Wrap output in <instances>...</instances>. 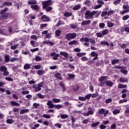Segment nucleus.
Wrapping results in <instances>:
<instances>
[{"mask_svg":"<svg viewBox=\"0 0 129 129\" xmlns=\"http://www.w3.org/2000/svg\"><path fill=\"white\" fill-rule=\"evenodd\" d=\"M29 109H24L21 110L20 112V114H24V113H26V112H29Z\"/></svg>","mask_w":129,"mask_h":129,"instance_id":"25","label":"nucleus"},{"mask_svg":"<svg viewBox=\"0 0 129 129\" xmlns=\"http://www.w3.org/2000/svg\"><path fill=\"white\" fill-rule=\"evenodd\" d=\"M10 103L12 105V106H20V105H21V104H20V103H17L16 101H11L10 102Z\"/></svg>","mask_w":129,"mask_h":129,"instance_id":"16","label":"nucleus"},{"mask_svg":"<svg viewBox=\"0 0 129 129\" xmlns=\"http://www.w3.org/2000/svg\"><path fill=\"white\" fill-rule=\"evenodd\" d=\"M84 5H86V6H89L91 4V1L89 0H86L84 3Z\"/></svg>","mask_w":129,"mask_h":129,"instance_id":"49","label":"nucleus"},{"mask_svg":"<svg viewBox=\"0 0 129 129\" xmlns=\"http://www.w3.org/2000/svg\"><path fill=\"white\" fill-rule=\"evenodd\" d=\"M109 30H108V29H105L103 30L102 31V34L103 36H105V35H107L108 34V32Z\"/></svg>","mask_w":129,"mask_h":129,"instance_id":"33","label":"nucleus"},{"mask_svg":"<svg viewBox=\"0 0 129 129\" xmlns=\"http://www.w3.org/2000/svg\"><path fill=\"white\" fill-rule=\"evenodd\" d=\"M119 81L120 82H127V79H126L124 77H122L119 79Z\"/></svg>","mask_w":129,"mask_h":129,"instance_id":"42","label":"nucleus"},{"mask_svg":"<svg viewBox=\"0 0 129 129\" xmlns=\"http://www.w3.org/2000/svg\"><path fill=\"white\" fill-rule=\"evenodd\" d=\"M33 88L35 89L34 91H35L36 92H38V91H41V90H42V88H41L38 85L37 86V85H34L33 86Z\"/></svg>","mask_w":129,"mask_h":129,"instance_id":"11","label":"nucleus"},{"mask_svg":"<svg viewBox=\"0 0 129 129\" xmlns=\"http://www.w3.org/2000/svg\"><path fill=\"white\" fill-rule=\"evenodd\" d=\"M58 57H60V54L59 53L56 54L54 56L52 57L53 60H57L58 59Z\"/></svg>","mask_w":129,"mask_h":129,"instance_id":"60","label":"nucleus"},{"mask_svg":"<svg viewBox=\"0 0 129 129\" xmlns=\"http://www.w3.org/2000/svg\"><path fill=\"white\" fill-rule=\"evenodd\" d=\"M70 28H71V29H77L78 26L77 25V24L74 25L73 24H70Z\"/></svg>","mask_w":129,"mask_h":129,"instance_id":"45","label":"nucleus"},{"mask_svg":"<svg viewBox=\"0 0 129 129\" xmlns=\"http://www.w3.org/2000/svg\"><path fill=\"white\" fill-rule=\"evenodd\" d=\"M80 9H81V5L80 4H78L77 5H75L73 8L74 11H78V10H80Z\"/></svg>","mask_w":129,"mask_h":129,"instance_id":"13","label":"nucleus"},{"mask_svg":"<svg viewBox=\"0 0 129 129\" xmlns=\"http://www.w3.org/2000/svg\"><path fill=\"white\" fill-rule=\"evenodd\" d=\"M119 59H113L111 61L112 65H115V64H117V63H119Z\"/></svg>","mask_w":129,"mask_h":129,"instance_id":"22","label":"nucleus"},{"mask_svg":"<svg viewBox=\"0 0 129 129\" xmlns=\"http://www.w3.org/2000/svg\"><path fill=\"white\" fill-rule=\"evenodd\" d=\"M6 122L7 123L11 124L12 123H14V122H15V120H14L13 119H8L6 120Z\"/></svg>","mask_w":129,"mask_h":129,"instance_id":"35","label":"nucleus"},{"mask_svg":"<svg viewBox=\"0 0 129 129\" xmlns=\"http://www.w3.org/2000/svg\"><path fill=\"white\" fill-rule=\"evenodd\" d=\"M100 122H99V121H97L96 122H93L91 124V126L92 127H95L96 126H97V125H99V124H100Z\"/></svg>","mask_w":129,"mask_h":129,"instance_id":"27","label":"nucleus"},{"mask_svg":"<svg viewBox=\"0 0 129 129\" xmlns=\"http://www.w3.org/2000/svg\"><path fill=\"white\" fill-rule=\"evenodd\" d=\"M120 112V110L119 109H116L113 111V114H117Z\"/></svg>","mask_w":129,"mask_h":129,"instance_id":"58","label":"nucleus"},{"mask_svg":"<svg viewBox=\"0 0 129 129\" xmlns=\"http://www.w3.org/2000/svg\"><path fill=\"white\" fill-rule=\"evenodd\" d=\"M120 47L121 49H124V48H126L127 47V44L123 43L122 45H120Z\"/></svg>","mask_w":129,"mask_h":129,"instance_id":"61","label":"nucleus"},{"mask_svg":"<svg viewBox=\"0 0 129 129\" xmlns=\"http://www.w3.org/2000/svg\"><path fill=\"white\" fill-rule=\"evenodd\" d=\"M128 19H129L128 15H125L122 18V20H123V21H126Z\"/></svg>","mask_w":129,"mask_h":129,"instance_id":"54","label":"nucleus"},{"mask_svg":"<svg viewBox=\"0 0 129 129\" xmlns=\"http://www.w3.org/2000/svg\"><path fill=\"white\" fill-rule=\"evenodd\" d=\"M19 46V44H15L13 46H11V49L12 50H16L18 48V46Z\"/></svg>","mask_w":129,"mask_h":129,"instance_id":"57","label":"nucleus"},{"mask_svg":"<svg viewBox=\"0 0 129 129\" xmlns=\"http://www.w3.org/2000/svg\"><path fill=\"white\" fill-rule=\"evenodd\" d=\"M75 77V75L73 74H69L68 75V78L69 79L71 80V79H73V78H74Z\"/></svg>","mask_w":129,"mask_h":129,"instance_id":"38","label":"nucleus"},{"mask_svg":"<svg viewBox=\"0 0 129 129\" xmlns=\"http://www.w3.org/2000/svg\"><path fill=\"white\" fill-rule=\"evenodd\" d=\"M5 61L6 63H8V62H10V61H11L10 55L7 54L5 56Z\"/></svg>","mask_w":129,"mask_h":129,"instance_id":"18","label":"nucleus"},{"mask_svg":"<svg viewBox=\"0 0 129 129\" xmlns=\"http://www.w3.org/2000/svg\"><path fill=\"white\" fill-rule=\"evenodd\" d=\"M63 107V105L58 104V105H55V108L56 109H60V108H62Z\"/></svg>","mask_w":129,"mask_h":129,"instance_id":"51","label":"nucleus"},{"mask_svg":"<svg viewBox=\"0 0 129 129\" xmlns=\"http://www.w3.org/2000/svg\"><path fill=\"white\" fill-rule=\"evenodd\" d=\"M112 102V99L111 98H108L106 99L105 100V103H106V104L108 103H110Z\"/></svg>","mask_w":129,"mask_h":129,"instance_id":"52","label":"nucleus"},{"mask_svg":"<svg viewBox=\"0 0 129 129\" xmlns=\"http://www.w3.org/2000/svg\"><path fill=\"white\" fill-rule=\"evenodd\" d=\"M85 55H86V52H79L77 53L78 57H82V56H85Z\"/></svg>","mask_w":129,"mask_h":129,"instance_id":"34","label":"nucleus"},{"mask_svg":"<svg viewBox=\"0 0 129 129\" xmlns=\"http://www.w3.org/2000/svg\"><path fill=\"white\" fill-rule=\"evenodd\" d=\"M98 11H93L91 12L88 10L85 13V19L86 20H89V19H93V18H98L100 16V12L98 13Z\"/></svg>","mask_w":129,"mask_h":129,"instance_id":"1","label":"nucleus"},{"mask_svg":"<svg viewBox=\"0 0 129 129\" xmlns=\"http://www.w3.org/2000/svg\"><path fill=\"white\" fill-rule=\"evenodd\" d=\"M127 86L126 85H123L122 84H119L118 85V88L121 89V88H126Z\"/></svg>","mask_w":129,"mask_h":129,"instance_id":"43","label":"nucleus"},{"mask_svg":"<svg viewBox=\"0 0 129 129\" xmlns=\"http://www.w3.org/2000/svg\"><path fill=\"white\" fill-rule=\"evenodd\" d=\"M97 2V4L100 6H101V7H102L103 5H104V3L101 0H98Z\"/></svg>","mask_w":129,"mask_h":129,"instance_id":"53","label":"nucleus"},{"mask_svg":"<svg viewBox=\"0 0 129 129\" xmlns=\"http://www.w3.org/2000/svg\"><path fill=\"white\" fill-rule=\"evenodd\" d=\"M59 85L62 88L63 92H65V91H66V90H67V89H66V87H65V85H64V84L63 83V82H60Z\"/></svg>","mask_w":129,"mask_h":129,"instance_id":"19","label":"nucleus"},{"mask_svg":"<svg viewBox=\"0 0 129 129\" xmlns=\"http://www.w3.org/2000/svg\"><path fill=\"white\" fill-rule=\"evenodd\" d=\"M127 13H129V10H124L120 12V15H124Z\"/></svg>","mask_w":129,"mask_h":129,"instance_id":"46","label":"nucleus"},{"mask_svg":"<svg viewBox=\"0 0 129 129\" xmlns=\"http://www.w3.org/2000/svg\"><path fill=\"white\" fill-rule=\"evenodd\" d=\"M105 111V109L104 108H101L98 110V112L99 114H104Z\"/></svg>","mask_w":129,"mask_h":129,"instance_id":"26","label":"nucleus"},{"mask_svg":"<svg viewBox=\"0 0 129 129\" xmlns=\"http://www.w3.org/2000/svg\"><path fill=\"white\" fill-rule=\"evenodd\" d=\"M91 23V20H84L81 23L82 26H86L87 25H90Z\"/></svg>","mask_w":129,"mask_h":129,"instance_id":"10","label":"nucleus"},{"mask_svg":"<svg viewBox=\"0 0 129 129\" xmlns=\"http://www.w3.org/2000/svg\"><path fill=\"white\" fill-rule=\"evenodd\" d=\"M8 70V68L5 66H2L0 67V72H4L5 71H7Z\"/></svg>","mask_w":129,"mask_h":129,"instance_id":"21","label":"nucleus"},{"mask_svg":"<svg viewBox=\"0 0 129 129\" xmlns=\"http://www.w3.org/2000/svg\"><path fill=\"white\" fill-rule=\"evenodd\" d=\"M107 27H108V28H112V27H113V26H114V24H113V23H112L110 21L107 22Z\"/></svg>","mask_w":129,"mask_h":129,"instance_id":"30","label":"nucleus"},{"mask_svg":"<svg viewBox=\"0 0 129 129\" xmlns=\"http://www.w3.org/2000/svg\"><path fill=\"white\" fill-rule=\"evenodd\" d=\"M37 74H38V75H39V76H41V75H42V74H44V73H45V71L44 70H38L37 72Z\"/></svg>","mask_w":129,"mask_h":129,"instance_id":"41","label":"nucleus"},{"mask_svg":"<svg viewBox=\"0 0 129 129\" xmlns=\"http://www.w3.org/2000/svg\"><path fill=\"white\" fill-rule=\"evenodd\" d=\"M13 5V3L10 2H5L3 4V8H4V7H6V6H7L8 7H11Z\"/></svg>","mask_w":129,"mask_h":129,"instance_id":"14","label":"nucleus"},{"mask_svg":"<svg viewBox=\"0 0 129 129\" xmlns=\"http://www.w3.org/2000/svg\"><path fill=\"white\" fill-rule=\"evenodd\" d=\"M11 18H12V14L11 13H6L1 16V20H3V21H5V20H8V19H10Z\"/></svg>","mask_w":129,"mask_h":129,"instance_id":"6","label":"nucleus"},{"mask_svg":"<svg viewBox=\"0 0 129 129\" xmlns=\"http://www.w3.org/2000/svg\"><path fill=\"white\" fill-rule=\"evenodd\" d=\"M31 8L33 11H39L40 10V7L37 5H31Z\"/></svg>","mask_w":129,"mask_h":129,"instance_id":"12","label":"nucleus"},{"mask_svg":"<svg viewBox=\"0 0 129 129\" xmlns=\"http://www.w3.org/2000/svg\"><path fill=\"white\" fill-rule=\"evenodd\" d=\"M52 101L55 103H58V102H60V101H61V100H60V99L53 98Z\"/></svg>","mask_w":129,"mask_h":129,"instance_id":"48","label":"nucleus"},{"mask_svg":"<svg viewBox=\"0 0 129 129\" xmlns=\"http://www.w3.org/2000/svg\"><path fill=\"white\" fill-rule=\"evenodd\" d=\"M69 116L66 114H62L60 115V117L62 119H65V118H68Z\"/></svg>","mask_w":129,"mask_h":129,"instance_id":"36","label":"nucleus"},{"mask_svg":"<svg viewBox=\"0 0 129 129\" xmlns=\"http://www.w3.org/2000/svg\"><path fill=\"white\" fill-rule=\"evenodd\" d=\"M60 55H61V56H63V57H65L67 58V57H68V53L64 51H61L60 52Z\"/></svg>","mask_w":129,"mask_h":129,"instance_id":"28","label":"nucleus"},{"mask_svg":"<svg viewBox=\"0 0 129 129\" xmlns=\"http://www.w3.org/2000/svg\"><path fill=\"white\" fill-rule=\"evenodd\" d=\"M41 20L43 22H50V17H48L47 15H43L41 17Z\"/></svg>","mask_w":129,"mask_h":129,"instance_id":"8","label":"nucleus"},{"mask_svg":"<svg viewBox=\"0 0 129 129\" xmlns=\"http://www.w3.org/2000/svg\"><path fill=\"white\" fill-rule=\"evenodd\" d=\"M122 9L123 10H129V6L128 4H127L126 5H123L122 6Z\"/></svg>","mask_w":129,"mask_h":129,"instance_id":"50","label":"nucleus"},{"mask_svg":"<svg viewBox=\"0 0 129 129\" xmlns=\"http://www.w3.org/2000/svg\"><path fill=\"white\" fill-rule=\"evenodd\" d=\"M108 14L107 11H103L101 14V17H105Z\"/></svg>","mask_w":129,"mask_h":129,"instance_id":"64","label":"nucleus"},{"mask_svg":"<svg viewBox=\"0 0 129 129\" xmlns=\"http://www.w3.org/2000/svg\"><path fill=\"white\" fill-rule=\"evenodd\" d=\"M80 41L81 42H90L92 45L95 44V40L91 38L83 37L80 39Z\"/></svg>","mask_w":129,"mask_h":129,"instance_id":"3","label":"nucleus"},{"mask_svg":"<svg viewBox=\"0 0 129 129\" xmlns=\"http://www.w3.org/2000/svg\"><path fill=\"white\" fill-rule=\"evenodd\" d=\"M31 68V64L29 63H25L24 66V69L25 70H28Z\"/></svg>","mask_w":129,"mask_h":129,"instance_id":"20","label":"nucleus"},{"mask_svg":"<svg viewBox=\"0 0 129 129\" xmlns=\"http://www.w3.org/2000/svg\"><path fill=\"white\" fill-rule=\"evenodd\" d=\"M42 5H43V9H46L47 7H50V6L53 5V1L51 0L44 1L42 3Z\"/></svg>","mask_w":129,"mask_h":129,"instance_id":"5","label":"nucleus"},{"mask_svg":"<svg viewBox=\"0 0 129 129\" xmlns=\"http://www.w3.org/2000/svg\"><path fill=\"white\" fill-rule=\"evenodd\" d=\"M55 35L56 37H59L60 36V35H61V33H62V31L61 30L57 29L56 31L55 32Z\"/></svg>","mask_w":129,"mask_h":129,"instance_id":"24","label":"nucleus"},{"mask_svg":"<svg viewBox=\"0 0 129 129\" xmlns=\"http://www.w3.org/2000/svg\"><path fill=\"white\" fill-rule=\"evenodd\" d=\"M34 68V69H43V66L42 65H35Z\"/></svg>","mask_w":129,"mask_h":129,"instance_id":"39","label":"nucleus"},{"mask_svg":"<svg viewBox=\"0 0 129 129\" xmlns=\"http://www.w3.org/2000/svg\"><path fill=\"white\" fill-rule=\"evenodd\" d=\"M105 84L107 85V86H109V87H111V86L113 85V83L110 80L107 81L105 82Z\"/></svg>","mask_w":129,"mask_h":129,"instance_id":"17","label":"nucleus"},{"mask_svg":"<svg viewBox=\"0 0 129 129\" xmlns=\"http://www.w3.org/2000/svg\"><path fill=\"white\" fill-rule=\"evenodd\" d=\"M8 11H9V8H5L2 11H1L0 14L2 15H4V14H6V13H7V12H8Z\"/></svg>","mask_w":129,"mask_h":129,"instance_id":"23","label":"nucleus"},{"mask_svg":"<svg viewBox=\"0 0 129 129\" xmlns=\"http://www.w3.org/2000/svg\"><path fill=\"white\" fill-rule=\"evenodd\" d=\"M58 21V22L55 25V27H59V26H61V25H64V22L60 20Z\"/></svg>","mask_w":129,"mask_h":129,"instance_id":"40","label":"nucleus"},{"mask_svg":"<svg viewBox=\"0 0 129 129\" xmlns=\"http://www.w3.org/2000/svg\"><path fill=\"white\" fill-rule=\"evenodd\" d=\"M44 10H45L47 13H49V12H51V11L53 10V7L49 6V7H46L45 9H44Z\"/></svg>","mask_w":129,"mask_h":129,"instance_id":"32","label":"nucleus"},{"mask_svg":"<svg viewBox=\"0 0 129 129\" xmlns=\"http://www.w3.org/2000/svg\"><path fill=\"white\" fill-rule=\"evenodd\" d=\"M99 27L101 28H104L105 27V24L104 23H100L99 24Z\"/></svg>","mask_w":129,"mask_h":129,"instance_id":"63","label":"nucleus"},{"mask_svg":"<svg viewBox=\"0 0 129 129\" xmlns=\"http://www.w3.org/2000/svg\"><path fill=\"white\" fill-rule=\"evenodd\" d=\"M28 5H37V1L33 0V1H28Z\"/></svg>","mask_w":129,"mask_h":129,"instance_id":"31","label":"nucleus"},{"mask_svg":"<svg viewBox=\"0 0 129 129\" xmlns=\"http://www.w3.org/2000/svg\"><path fill=\"white\" fill-rule=\"evenodd\" d=\"M35 61H41L42 60V57H40L39 55H36L35 57Z\"/></svg>","mask_w":129,"mask_h":129,"instance_id":"47","label":"nucleus"},{"mask_svg":"<svg viewBox=\"0 0 129 129\" xmlns=\"http://www.w3.org/2000/svg\"><path fill=\"white\" fill-rule=\"evenodd\" d=\"M77 43V41H76V40H73V41H70L69 42V45L70 46H71L72 45H75Z\"/></svg>","mask_w":129,"mask_h":129,"instance_id":"37","label":"nucleus"},{"mask_svg":"<svg viewBox=\"0 0 129 129\" xmlns=\"http://www.w3.org/2000/svg\"><path fill=\"white\" fill-rule=\"evenodd\" d=\"M101 45H105L106 46H109V43L106 41H102L100 42Z\"/></svg>","mask_w":129,"mask_h":129,"instance_id":"56","label":"nucleus"},{"mask_svg":"<svg viewBox=\"0 0 129 129\" xmlns=\"http://www.w3.org/2000/svg\"><path fill=\"white\" fill-rule=\"evenodd\" d=\"M68 67H69V69H72L73 70H74V69H75V66H73L72 64L71 63H69L68 64Z\"/></svg>","mask_w":129,"mask_h":129,"instance_id":"44","label":"nucleus"},{"mask_svg":"<svg viewBox=\"0 0 129 129\" xmlns=\"http://www.w3.org/2000/svg\"><path fill=\"white\" fill-rule=\"evenodd\" d=\"M91 55L92 57H95L98 56V54L95 53V51H93L91 53Z\"/></svg>","mask_w":129,"mask_h":129,"instance_id":"62","label":"nucleus"},{"mask_svg":"<svg viewBox=\"0 0 129 129\" xmlns=\"http://www.w3.org/2000/svg\"><path fill=\"white\" fill-rule=\"evenodd\" d=\"M77 36V34L75 33H69L66 35V39L68 41H71V40H73L76 38Z\"/></svg>","mask_w":129,"mask_h":129,"instance_id":"2","label":"nucleus"},{"mask_svg":"<svg viewBox=\"0 0 129 129\" xmlns=\"http://www.w3.org/2000/svg\"><path fill=\"white\" fill-rule=\"evenodd\" d=\"M106 79H107V76H101L99 79V81L100 82V86L103 87L105 85V82H106Z\"/></svg>","mask_w":129,"mask_h":129,"instance_id":"4","label":"nucleus"},{"mask_svg":"<svg viewBox=\"0 0 129 129\" xmlns=\"http://www.w3.org/2000/svg\"><path fill=\"white\" fill-rule=\"evenodd\" d=\"M33 106H34V107H35V108H36L37 109L38 108V107H39V106H40V104L37 103H34L33 104Z\"/></svg>","mask_w":129,"mask_h":129,"instance_id":"59","label":"nucleus"},{"mask_svg":"<svg viewBox=\"0 0 129 129\" xmlns=\"http://www.w3.org/2000/svg\"><path fill=\"white\" fill-rule=\"evenodd\" d=\"M55 77L56 78H58V79H59V80H63V78H62V75L61 73H57L56 74L54 75Z\"/></svg>","mask_w":129,"mask_h":129,"instance_id":"15","label":"nucleus"},{"mask_svg":"<svg viewBox=\"0 0 129 129\" xmlns=\"http://www.w3.org/2000/svg\"><path fill=\"white\" fill-rule=\"evenodd\" d=\"M72 16V13H69V12H66L64 13V17H69Z\"/></svg>","mask_w":129,"mask_h":129,"instance_id":"29","label":"nucleus"},{"mask_svg":"<svg viewBox=\"0 0 129 129\" xmlns=\"http://www.w3.org/2000/svg\"><path fill=\"white\" fill-rule=\"evenodd\" d=\"M94 113V110H88L87 113L84 112L83 113V115H84V116H89V115H92V114H93Z\"/></svg>","mask_w":129,"mask_h":129,"instance_id":"7","label":"nucleus"},{"mask_svg":"<svg viewBox=\"0 0 129 129\" xmlns=\"http://www.w3.org/2000/svg\"><path fill=\"white\" fill-rule=\"evenodd\" d=\"M47 105L48 106V108H54L55 106V105H54L51 100L47 102Z\"/></svg>","mask_w":129,"mask_h":129,"instance_id":"9","label":"nucleus"},{"mask_svg":"<svg viewBox=\"0 0 129 129\" xmlns=\"http://www.w3.org/2000/svg\"><path fill=\"white\" fill-rule=\"evenodd\" d=\"M30 38L33 40H38V38H39V37H38L37 35H32L31 36Z\"/></svg>","mask_w":129,"mask_h":129,"instance_id":"55","label":"nucleus"}]
</instances>
